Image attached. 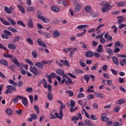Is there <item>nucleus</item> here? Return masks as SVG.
<instances>
[{
    "label": "nucleus",
    "instance_id": "7",
    "mask_svg": "<svg viewBox=\"0 0 126 126\" xmlns=\"http://www.w3.org/2000/svg\"><path fill=\"white\" fill-rule=\"evenodd\" d=\"M42 83H43V86L44 88L47 89L48 88V83H47V81H46V79H45V78H43L39 82L38 87L41 86V84H42Z\"/></svg>",
    "mask_w": 126,
    "mask_h": 126
},
{
    "label": "nucleus",
    "instance_id": "52",
    "mask_svg": "<svg viewBox=\"0 0 126 126\" xmlns=\"http://www.w3.org/2000/svg\"><path fill=\"white\" fill-rule=\"evenodd\" d=\"M8 30H9V31H11V32H13V33H17V30L12 27H9Z\"/></svg>",
    "mask_w": 126,
    "mask_h": 126
},
{
    "label": "nucleus",
    "instance_id": "5",
    "mask_svg": "<svg viewBox=\"0 0 126 126\" xmlns=\"http://www.w3.org/2000/svg\"><path fill=\"white\" fill-rule=\"evenodd\" d=\"M63 78H66L67 80H66L65 81V85H69V84H74V82L72 81V80L71 78H70L68 76H67L66 74H63Z\"/></svg>",
    "mask_w": 126,
    "mask_h": 126
},
{
    "label": "nucleus",
    "instance_id": "34",
    "mask_svg": "<svg viewBox=\"0 0 126 126\" xmlns=\"http://www.w3.org/2000/svg\"><path fill=\"white\" fill-rule=\"evenodd\" d=\"M120 64L122 66H125V65H126V59L123 58L122 61H120Z\"/></svg>",
    "mask_w": 126,
    "mask_h": 126
},
{
    "label": "nucleus",
    "instance_id": "31",
    "mask_svg": "<svg viewBox=\"0 0 126 126\" xmlns=\"http://www.w3.org/2000/svg\"><path fill=\"white\" fill-rule=\"evenodd\" d=\"M76 51H77V48H73L69 53V57H70V58H72L73 56V54H74V53H75Z\"/></svg>",
    "mask_w": 126,
    "mask_h": 126
},
{
    "label": "nucleus",
    "instance_id": "60",
    "mask_svg": "<svg viewBox=\"0 0 126 126\" xmlns=\"http://www.w3.org/2000/svg\"><path fill=\"white\" fill-rule=\"evenodd\" d=\"M26 91H27L28 93H30L33 92V88L32 87H28L27 88Z\"/></svg>",
    "mask_w": 126,
    "mask_h": 126
},
{
    "label": "nucleus",
    "instance_id": "40",
    "mask_svg": "<svg viewBox=\"0 0 126 126\" xmlns=\"http://www.w3.org/2000/svg\"><path fill=\"white\" fill-rule=\"evenodd\" d=\"M32 56L33 58H34V59H37V58H38V53L36 51H32Z\"/></svg>",
    "mask_w": 126,
    "mask_h": 126
},
{
    "label": "nucleus",
    "instance_id": "17",
    "mask_svg": "<svg viewBox=\"0 0 126 126\" xmlns=\"http://www.w3.org/2000/svg\"><path fill=\"white\" fill-rule=\"evenodd\" d=\"M35 66H37L38 68H40L41 69H43L44 68V65L42 64L41 62H37L34 63Z\"/></svg>",
    "mask_w": 126,
    "mask_h": 126
},
{
    "label": "nucleus",
    "instance_id": "38",
    "mask_svg": "<svg viewBox=\"0 0 126 126\" xmlns=\"http://www.w3.org/2000/svg\"><path fill=\"white\" fill-rule=\"evenodd\" d=\"M20 40V36H17L14 37L13 39H12L13 43H16V42H18Z\"/></svg>",
    "mask_w": 126,
    "mask_h": 126
},
{
    "label": "nucleus",
    "instance_id": "10",
    "mask_svg": "<svg viewBox=\"0 0 126 126\" xmlns=\"http://www.w3.org/2000/svg\"><path fill=\"white\" fill-rule=\"evenodd\" d=\"M60 63H63V65H66L68 67H70V65H69V63L67 60H60Z\"/></svg>",
    "mask_w": 126,
    "mask_h": 126
},
{
    "label": "nucleus",
    "instance_id": "26",
    "mask_svg": "<svg viewBox=\"0 0 126 126\" xmlns=\"http://www.w3.org/2000/svg\"><path fill=\"white\" fill-rule=\"evenodd\" d=\"M85 124L86 126H93V124L89 119H86L85 120Z\"/></svg>",
    "mask_w": 126,
    "mask_h": 126
},
{
    "label": "nucleus",
    "instance_id": "44",
    "mask_svg": "<svg viewBox=\"0 0 126 126\" xmlns=\"http://www.w3.org/2000/svg\"><path fill=\"white\" fill-rule=\"evenodd\" d=\"M4 10L5 12L9 14L12 12L11 10L9 9V8L6 6H4Z\"/></svg>",
    "mask_w": 126,
    "mask_h": 126
},
{
    "label": "nucleus",
    "instance_id": "56",
    "mask_svg": "<svg viewBox=\"0 0 126 126\" xmlns=\"http://www.w3.org/2000/svg\"><path fill=\"white\" fill-rule=\"evenodd\" d=\"M75 72L79 74H83V70L79 69H75Z\"/></svg>",
    "mask_w": 126,
    "mask_h": 126
},
{
    "label": "nucleus",
    "instance_id": "57",
    "mask_svg": "<svg viewBox=\"0 0 126 126\" xmlns=\"http://www.w3.org/2000/svg\"><path fill=\"white\" fill-rule=\"evenodd\" d=\"M65 93L68 94L70 97H72L74 95V94L71 91H66Z\"/></svg>",
    "mask_w": 126,
    "mask_h": 126
},
{
    "label": "nucleus",
    "instance_id": "12",
    "mask_svg": "<svg viewBox=\"0 0 126 126\" xmlns=\"http://www.w3.org/2000/svg\"><path fill=\"white\" fill-rule=\"evenodd\" d=\"M17 7L19 9V10H20L21 13H22V14H25V10L24 9V8L22 7V5L18 4Z\"/></svg>",
    "mask_w": 126,
    "mask_h": 126
},
{
    "label": "nucleus",
    "instance_id": "28",
    "mask_svg": "<svg viewBox=\"0 0 126 126\" xmlns=\"http://www.w3.org/2000/svg\"><path fill=\"white\" fill-rule=\"evenodd\" d=\"M0 20L1 22H2V23L4 25H7V26L10 25V23H9V22L6 21V20H4L2 18H0Z\"/></svg>",
    "mask_w": 126,
    "mask_h": 126
},
{
    "label": "nucleus",
    "instance_id": "30",
    "mask_svg": "<svg viewBox=\"0 0 126 126\" xmlns=\"http://www.w3.org/2000/svg\"><path fill=\"white\" fill-rule=\"evenodd\" d=\"M94 95L96 96V97L101 98V99H103V98H104V94H103L102 93H98L97 92H95Z\"/></svg>",
    "mask_w": 126,
    "mask_h": 126
},
{
    "label": "nucleus",
    "instance_id": "64",
    "mask_svg": "<svg viewBox=\"0 0 126 126\" xmlns=\"http://www.w3.org/2000/svg\"><path fill=\"white\" fill-rule=\"evenodd\" d=\"M114 126H123V123L120 122L118 123V122H114Z\"/></svg>",
    "mask_w": 126,
    "mask_h": 126
},
{
    "label": "nucleus",
    "instance_id": "6",
    "mask_svg": "<svg viewBox=\"0 0 126 126\" xmlns=\"http://www.w3.org/2000/svg\"><path fill=\"white\" fill-rule=\"evenodd\" d=\"M56 117V119H60V120H63V109H60L59 114L56 112L54 113Z\"/></svg>",
    "mask_w": 126,
    "mask_h": 126
},
{
    "label": "nucleus",
    "instance_id": "58",
    "mask_svg": "<svg viewBox=\"0 0 126 126\" xmlns=\"http://www.w3.org/2000/svg\"><path fill=\"white\" fill-rule=\"evenodd\" d=\"M27 42H28L30 44V45H32L33 44V40H32V39H31V38H28L27 39Z\"/></svg>",
    "mask_w": 126,
    "mask_h": 126
},
{
    "label": "nucleus",
    "instance_id": "41",
    "mask_svg": "<svg viewBox=\"0 0 126 126\" xmlns=\"http://www.w3.org/2000/svg\"><path fill=\"white\" fill-rule=\"evenodd\" d=\"M6 113L8 116H11L12 114V109L10 108H7L6 111Z\"/></svg>",
    "mask_w": 126,
    "mask_h": 126
},
{
    "label": "nucleus",
    "instance_id": "25",
    "mask_svg": "<svg viewBox=\"0 0 126 126\" xmlns=\"http://www.w3.org/2000/svg\"><path fill=\"white\" fill-rule=\"evenodd\" d=\"M105 26V24H100L96 29V31H97V34H98V33H100L101 32V30H99L100 28H102V27H104Z\"/></svg>",
    "mask_w": 126,
    "mask_h": 126
},
{
    "label": "nucleus",
    "instance_id": "53",
    "mask_svg": "<svg viewBox=\"0 0 126 126\" xmlns=\"http://www.w3.org/2000/svg\"><path fill=\"white\" fill-rule=\"evenodd\" d=\"M43 35L44 36V37H45V38H47V39L51 38V34H50V33L48 32H44V34H43Z\"/></svg>",
    "mask_w": 126,
    "mask_h": 126
},
{
    "label": "nucleus",
    "instance_id": "13",
    "mask_svg": "<svg viewBox=\"0 0 126 126\" xmlns=\"http://www.w3.org/2000/svg\"><path fill=\"white\" fill-rule=\"evenodd\" d=\"M112 61L115 65H119V59H118V57L115 56L112 57Z\"/></svg>",
    "mask_w": 126,
    "mask_h": 126
},
{
    "label": "nucleus",
    "instance_id": "20",
    "mask_svg": "<svg viewBox=\"0 0 126 126\" xmlns=\"http://www.w3.org/2000/svg\"><path fill=\"white\" fill-rule=\"evenodd\" d=\"M107 115L106 114H102L101 120V121H103V122H108L109 121V118L106 117Z\"/></svg>",
    "mask_w": 126,
    "mask_h": 126
},
{
    "label": "nucleus",
    "instance_id": "42",
    "mask_svg": "<svg viewBox=\"0 0 126 126\" xmlns=\"http://www.w3.org/2000/svg\"><path fill=\"white\" fill-rule=\"evenodd\" d=\"M36 13L37 15V18H38V19H40L41 17H43V16H42L43 15V12H42L40 11H37Z\"/></svg>",
    "mask_w": 126,
    "mask_h": 126
},
{
    "label": "nucleus",
    "instance_id": "1",
    "mask_svg": "<svg viewBox=\"0 0 126 126\" xmlns=\"http://www.w3.org/2000/svg\"><path fill=\"white\" fill-rule=\"evenodd\" d=\"M9 82L10 84H12L13 86L11 85H8L6 86L7 90L4 93L5 95L8 94L9 93L11 94L12 92H13V91L14 92L16 91V88L14 87V86H17V84L16 83V82H14V81H13V80L12 79L9 80Z\"/></svg>",
    "mask_w": 126,
    "mask_h": 126
},
{
    "label": "nucleus",
    "instance_id": "63",
    "mask_svg": "<svg viewBox=\"0 0 126 126\" xmlns=\"http://www.w3.org/2000/svg\"><path fill=\"white\" fill-rule=\"evenodd\" d=\"M62 2L64 6H67L68 5V1L67 0H63Z\"/></svg>",
    "mask_w": 126,
    "mask_h": 126
},
{
    "label": "nucleus",
    "instance_id": "50",
    "mask_svg": "<svg viewBox=\"0 0 126 126\" xmlns=\"http://www.w3.org/2000/svg\"><path fill=\"white\" fill-rule=\"evenodd\" d=\"M77 109H78V107H76L75 108L69 107V111L70 112V113H74V112H75V111H76V110H77Z\"/></svg>",
    "mask_w": 126,
    "mask_h": 126
},
{
    "label": "nucleus",
    "instance_id": "9",
    "mask_svg": "<svg viewBox=\"0 0 126 126\" xmlns=\"http://www.w3.org/2000/svg\"><path fill=\"white\" fill-rule=\"evenodd\" d=\"M86 58H92L94 56V53L92 51H87L85 54Z\"/></svg>",
    "mask_w": 126,
    "mask_h": 126
},
{
    "label": "nucleus",
    "instance_id": "45",
    "mask_svg": "<svg viewBox=\"0 0 126 126\" xmlns=\"http://www.w3.org/2000/svg\"><path fill=\"white\" fill-rule=\"evenodd\" d=\"M8 20L9 21L10 23L11 24V25H16V23L13 19L10 18H7Z\"/></svg>",
    "mask_w": 126,
    "mask_h": 126
},
{
    "label": "nucleus",
    "instance_id": "54",
    "mask_svg": "<svg viewBox=\"0 0 126 126\" xmlns=\"http://www.w3.org/2000/svg\"><path fill=\"white\" fill-rule=\"evenodd\" d=\"M86 29H84V32L81 33H78L76 35L77 37H82V36H83V35H84V34H85L86 33Z\"/></svg>",
    "mask_w": 126,
    "mask_h": 126
},
{
    "label": "nucleus",
    "instance_id": "14",
    "mask_svg": "<svg viewBox=\"0 0 126 126\" xmlns=\"http://www.w3.org/2000/svg\"><path fill=\"white\" fill-rule=\"evenodd\" d=\"M103 45L99 44L97 47V49L96 50L97 53H103Z\"/></svg>",
    "mask_w": 126,
    "mask_h": 126
},
{
    "label": "nucleus",
    "instance_id": "49",
    "mask_svg": "<svg viewBox=\"0 0 126 126\" xmlns=\"http://www.w3.org/2000/svg\"><path fill=\"white\" fill-rule=\"evenodd\" d=\"M86 27H88V25H81L78 26L77 27V29H83V28H85Z\"/></svg>",
    "mask_w": 126,
    "mask_h": 126
},
{
    "label": "nucleus",
    "instance_id": "33",
    "mask_svg": "<svg viewBox=\"0 0 126 126\" xmlns=\"http://www.w3.org/2000/svg\"><path fill=\"white\" fill-rule=\"evenodd\" d=\"M57 102L58 103V104H60V105H61V106H60L61 110H63V109H64L65 108V105H64L63 103L62 102V101H61V100H58Z\"/></svg>",
    "mask_w": 126,
    "mask_h": 126
},
{
    "label": "nucleus",
    "instance_id": "39",
    "mask_svg": "<svg viewBox=\"0 0 126 126\" xmlns=\"http://www.w3.org/2000/svg\"><path fill=\"white\" fill-rule=\"evenodd\" d=\"M105 51L107 52V53L109 54V56H113V50H112L110 48H106Z\"/></svg>",
    "mask_w": 126,
    "mask_h": 126
},
{
    "label": "nucleus",
    "instance_id": "29",
    "mask_svg": "<svg viewBox=\"0 0 126 126\" xmlns=\"http://www.w3.org/2000/svg\"><path fill=\"white\" fill-rule=\"evenodd\" d=\"M83 112L85 114V116L88 118V119H90V115L87 112H86V110L85 109L83 108V110H82V114H83Z\"/></svg>",
    "mask_w": 126,
    "mask_h": 126
},
{
    "label": "nucleus",
    "instance_id": "43",
    "mask_svg": "<svg viewBox=\"0 0 126 126\" xmlns=\"http://www.w3.org/2000/svg\"><path fill=\"white\" fill-rule=\"evenodd\" d=\"M125 102L126 101L125 100V99H120L119 100L117 101L116 103L118 105H122V104H124V103H125Z\"/></svg>",
    "mask_w": 126,
    "mask_h": 126
},
{
    "label": "nucleus",
    "instance_id": "46",
    "mask_svg": "<svg viewBox=\"0 0 126 126\" xmlns=\"http://www.w3.org/2000/svg\"><path fill=\"white\" fill-rule=\"evenodd\" d=\"M47 98L50 100V101H52L53 100V94H52V93L49 92L47 94Z\"/></svg>",
    "mask_w": 126,
    "mask_h": 126
},
{
    "label": "nucleus",
    "instance_id": "15",
    "mask_svg": "<svg viewBox=\"0 0 126 126\" xmlns=\"http://www.w3.org/2000/svg\"><path fill=\"white\" fill-rule=\"evenodd\" d=\"M8 48L10 50H15L16 49V45L14 43H9L8 44Z\"/></svg>",
    "mask_w": 126,
    "mask_h": 126
},
{
    "label": "nucleus",
    "instance_id": "35",
    "mask_svg": "<svg viewBox=\"0 0 126 126\" xmlns=\"http://www.w3.org/2000/svg\"><path fill=\"white\" fill-rule=\"evenodd\" d=\"M117 19L119 24H122V23L124 22V18H123V16H119L117 18Z\"/></svg>",
    "mask_w": 126,
    "mask_h": 126
},
{
    "label": "nucleus",
    "instance_id": "62",
    "mask_svg": "<svg viewBox=\"0 0 126 126\" xmlns=\"http://www.w3.org/2000/svg\"><path fill=\"white\" fill-rule=\"evenodd\" d=\"M31 117L33 120H37V119H38V116H37L36 114L33 113L31 114Z\"/></svg>",
    "mask_w": 126,
    "mask_h": 126
},
{
    "label": "nucleus",
    "instance_id": "51",
    "mask_svg": "<svg viewBox=\"0 0 126 126\" xmlns=\"http://www.w3.org/2000/svg\"><path fill=\"white\" fill-rule=\"evenodd\" d=\"M17 24H18V25H20L23 27H26V25L24 24V23H23V22H22V21H18L17 22Z\"/></svg>",
    "mask_w": 126,
    "mask_h": 126
},
{
    "label": "nucleus",
    "instance_id": "48",
    "mask_svg": "<svg viewBox=\"0 0 126 126\" xmlns=\"http://www.w3.org/2000/svg\"><path fill=\"white\" fill-rule=\"evenodd\" d=\"M85 96V94H84L82 93H79L77 94V98L78 99H81V98H83Z\"/></svg>",
    "mask_w": 126,
    "mask_h": 126
},
{
    "label": "nucleus",
    "instance_id": "37",
    "mask_svg": "<svg viewBox=\"0 0 126 126\" xmlns=\"http://www.w3.org/2000/svg\"><path fill=\"white\" fill-rule=\"evenodd\" d=\"M22 103L25 106H28V102L27 101V98H24V97H23V98H22Z\"/></svg>",
    "mask_w": 126,
    "mask_h": 126
},
{
    "label": "nucleus",
    "instance_id": "11",
    "mask_svg": "<svg viewBox=\"0 0 126 126\" xmlns=\"http://www.w3.org/2000/svg\"><path fill=\"white\" fill-rule=\"evenodd\" d=\"M37 43H38L39 46L43 47V48H47V45L45 44L42 41V40H41V39H37Z\"/></svg>",
    "mask_w": 126,
    "mask_h": 126
},
{
    "label": "nucleus",
    "instance_id": "47",
    "mask_svg": "<svg viewBox=\"0 0 126 126\" xmlns=\"http://www.w3.org/2000/svg\"><path fill=\"white\" fill-rule=\"evenodd\" d=\"M85 10L86 12H90L91 11V6L89 5L86 6L85 7Z\"/></svg>",
    "mask_w": 126,
    "mask_h": 126
},
{
    "label": "nucleus",
    "instance_id": "55",
    "mask_svg": "<svg viewBox=\"0 0 126 126\" xmlns=\"http://www.w3.org/2000/svg\"><path fill=\"white\" fill-rule=\"evenodd\" d=\"M75 106V101L73 100H72L70 101V108H74Z\"/></svg>",
    "mask_w": 126,
    "mask_h": 126
},
{
    "label": "nucleus",
    "instance_id": "59",
    "mask_svg": "<svg viewBox=\"0 0 126 126\" xmlns=\"http://www.w3.org/2000/svg\"><path fill=\"white\" fill-rule=\"evenodd\" d=\"M120 110H121V107L119 106H115L114 109V111L115 112V113H118V112L120 111Z\"/></svg>",
    "mask_w": 126,
    "mask_h": 126
},
{
    "label": "nucleus",
    "instance_id": "3",
    "mask_svg": "<svg viewBox=\"0 0 126 126\" xmlns=\"http://www.w3.org/2000/svg\"><path fill=\"white\" fill-rule=\"evenodd\" d=\"M100 5L101 6H103L102 8V11L103 13H106L107 11H109L113 6L112 5H110L107 1H102L100 3Z\"/></svg>",
    "mask_w": 126,
    "mask_h": 126
},
{
    "label": "nucleus",
    "instance_id": "8",
    "mask_svg": "<svg viewBox=\"0 0 126 126\" xmlns=\"http://www.w3.org/2000/svg\"><path fill=\"white\" fill-rule=\"evenodd\" d=\"M27 24L29 28H33V27H34V23L32 21V19L31 18L28 19Z\"/></svg>",
    "mask_w": 126,
    "mask_h": 126
},
{
    "label": "nucleus",
    "instance_id": "18",
    "mask_svg": "<svg viewBox=\"0 0 126 126\" xmlns=\"http://www.w3.org/2000/svg\"><path fill=\"white\" fill-rule=\"evenodd\" d=\"M0 64H3V65H5V66H7V65H8V63H7V61L4 59L0 60Z\"/></svg>",
    "mask_w": 126,
    "mask_h": 126
},
{
    "label": "nucleus",
    "instance_id": "4",
    "mask_svg": "<svg viewBox=\"0 0 126 126\" xmlns=\"http://www.w3.org/2000/svg\"><path fill=\"white\" fill-rule=\"evenodd\" d=\"M3 57H4V58H7L8 59H11L12 62L13 63H14V64H16V65H18V66H20V64L19 63L18 60H17L16 58H15V57H14L13 55L11 54L5 55L3 54Z\"/></svg>",
    "mask_w": 126,
    "mask_h": 126
},
{
    "label": "nucleus",
    "instance_id": "36",
    "mask_svg": "<svg viewBox=\"0 0 126 126\" xmlns=\"http://www.w3.org/2000/svg\"><path fill=\"white\" fill-rule=\"evenodd\" d=\"M115 46L116 47H120V48H123L124 47V44L121 43L120 41H118L115 43Z\"/></svg>",
    "mask_w": 126,
    "mask_h": 126
},
{
    "label": "nucleus",
    "instance_id": "22",
    "mask_svg": "<svg viewBox=\"0 0 126 126\" xmlns=\"http://www.w3.org/2000/svg\"><path fill=\"white\" fill-rule=\"evenodd\" d=\"M83 78L84 80L87 82V83H88L89 82V80H90V75L88 74H85L83 76Z\"/></svg>",
    "mask_w": 126,
    "mask_h": 126
},
{
    "label": "nucleus",
    "instance_id": "16",
    "mask_svg": "<svg viewBox=\"0 0 126 126\" xmlns=\"http://www.w3.org/2000/svg\"><path fill=\"white\" fill-rule=\"evenodd\" d=\"M126 4V1L118 2L117 3V5L119 7H122V6H125Z\"/></svg>",
    "mask_w": 126,
    "mask_h": 126
},
{
    "label": "nucleus",
    "instance_id": "23",
    "mask_svg": "<svg viewBox=\"0 0 126 126\" xmlns=\"http://www.w3.org/2000/svg\"><path fill=\"white\" fill-rule=\"evenodd\" d=\"M56 73L58 75H63V74H64V71L60 69H57L56 70Z\"/></svg>",
    "mask_w": 126,
    "mask_h": 126
},
{
    "label": "nucleus",
    "instance_id": "21",
    "mask_svg": "<svg viewBox=\"0 0 126 126\" xmlns=\"http://www.w3.org/2000/svg\"><path fill=\"white\" fill-rule=\"evenodd\" d=\"M18 98L23 99V96H21V95L16 96V98H15L13 99V102H14V104H16V103H18Z\"/></svg>",
    "mask_w": 126,
    "mask_h": 126
},
{
    "label": "nucleus",
    "instance_id": "32",
    "mask_svg": "<svg viewBox=\"0 0 126 126\" xmlns=\"http://www.w3.org/2000/svg\"><path fill=\"white\" fill-rule=\"evenodd\" d=\"M51 10L52 11H54V12H60V8L55 6H53L51 8Z\"/></svg>",
    "mask_w": 126,
    "mask_h": 126
},
{
    "label": "nucleus",
    "instance_id": "61",
    "mask_svg": "<svg viewBox=\"0 0 126 126\" xmlns=\"http://www.w3.org/2000/svg\"><path fill=\"white\" fill-rule=\"evenodd\" d=\"M94 96L93 94H88L87 96V98L88 99V100H91V99H94Z\"/></svg>",
    "mask_w": 126,
    "mask_h": 126
},
{
    "label": "nucleus",
    "instance_id": "2",
    "mask_svg": "<svg viewBox=\"0 0 126 126\" xmlns=\"http://www.w3.org/2000/svg\"><path fill=\"white\" fill-rule=\"evenodd\" d=\"M25 62H26L27 63H29V64L31 65L30 67V71L32 72V73H33L35 76H37V75H39V74H40V71L39 69H38L35 66H33V65H34L33 62H32L31 61H30V60L28 59H26Z\"/></svg>",
    "mask_w": 126,
    "mask_h": 126
},
{
    "label": "nucleus",
    "instance_id": "19",
    "mask_svg": "<svg viewBox=\"0 0 126 126\" xmlns=\"http://www.w3.org/2000/svg\"><path fill=\"white\" fill-rule=\"evenodd\" d=\"M26 9L27 11H29V12H32L35 10V7L32 6H28L26 7Z\"/></svg>",
    "mask_w": 126,
    "mask_h": 126
},
{
    "label": "nucleus",
    "instance_id": "24",
    "mask_svg": "<svg viewBox=\"0 0 126 126\" xmlns=\"http://www.w3.org/2000/svg\"><path fill=\"white\" fill-rule=\"evenodd\" d=\"M60 35L61 33H60V32H59V31H55L53 32V36L54 37H55V38H59Z\"/></svg>",
    "mask_w": 126,
    "mask_h": 126
},
{
    "label": "nucleus",
    "instance_id": "27",
    "mask_svg": "<svg viewBox=\"0 0 126 126\" xmlns=\"http://www.w3.org/2000/svg\"><path fill=\"white\" fill-rule=\"evenodd\" d=\"M40 19L42 20V22H44V23H49V22H50V20L48 18L42 17H41Z\"/></svg>",
    "mask_w": 126,
    "mask_h": 126
}]
</instances>
